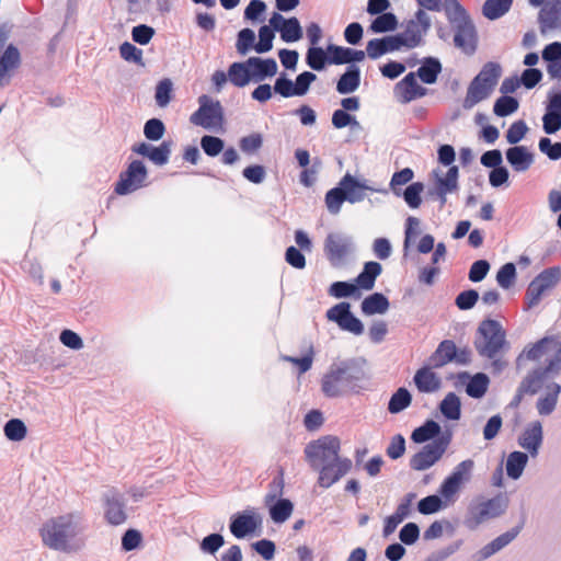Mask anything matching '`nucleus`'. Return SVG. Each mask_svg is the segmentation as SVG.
<instances>
[{
	"label": "nucleus",
	"instance_id": "nucleus-34",
	"mask_svg": "<svg viewBox=\"0 0 561 561\" xmlns=\"http://www.w3.org/2000/svg\"><path fill=\"white\" fill-rule=\"evenodd\" d=\"M493 90L485 84L472 80L467 89V94L463 100V107L469 110L477 105L479 102L488 99Z\"/></svg>",
	"mask_w": 561,
	"mask_h": 561
},
{
	"label": "nucleus",
	"instance_id": "nucleus-39",
	"mask_svg": "<svg viewBox=\"0 0 561 561\" xmlns=\"http://www.w3.org/2000/svg\"><path fill=\"white\" fill-rule=\"evenodd\" d=\"M442 71V64L437 58L427 57L422 66L417 69V77L426 84L436 82L438 75Z\"/></svg>",
	"mask_w": 561,
	"mask_h": 561
},
{
	"label": "nucleus",
	"instance_id": "nucleus-27",
	"mask_svg": "<svg viewBox=\"0 0 561 561\" xmlns=\"http://www.w3.org/2000/svg\"><path fill=\"white\" fill-rule=\"evenodd\" d=\"M340 185H342L345 192L346 201L351 204L364 201L366 197V191H376L375 188L367 185L366 182H360L348 173L341 179Z\"/></svg>",
	"mask_w": 561,
	"mask_h": 561
},
{
	"label": "nucleus",
	"instance_id": "nucleus-44",
	"mask_svg": "<svg viewBox=\"0 0 561 561\" xmlns=\"http://www.w3.org/2000/svg\"><path fill=\"white\" fill-rule=\"evenodd\" d=\"M489 383V377L483 373H478L470 378L466 386V392L471 398L480 399L488 391Z\"/></svg>",
	"mask_w": 561,
	"mask_h": 561
},
{
	"label": "nucleus",
	"instance_id": "nucleus-61",
	"mask_svg": "<svg viewBox=\"0 0 561 561\" xmlns=\"http://www.w3.org/2000/svg\"><path fill=\"white\" fill-rule=\"evenodd\" d=\"M225 545V539L220 534H210L199 543V549L204 553L215 554Z\"/></svg>",
	"mask_w": 561,
	"mask_h": 561
},
{
	"label": "nucleus",
	"instance_id": "nucleus-35",
	"mask_svg": "<svg viewBox=\"0 0 561 561\" xmlns=\"http://www.w3.org/2000/svg\"><path fill=\"white\" fill-rule=\"evenodd\" d=\"M362 311L367 316L383 314L389 309V300L380 293H375L362 301Z\"/></svg>",
	"mask_w": 561,
	"mask_h": 561
},
{
	"label": "nucleus",
	"instance_id": "nucleus-1",
	"mask_svg": "<svg viewBox=\"0 0 561 561\" xmlns=\"http://www.w3.org/2000/svg\"><path fill=\"white\" fill-rule=\"evenodd\" d=\"M88 526L81 512L73 511L48 518L39 528L42 542L50 550L73 554L85 548Z\"/></svg>",
	"mask_w": 561,
	"mask_h": 561
},
{
	"label": "nucleus",
	"instance_id": "nucleus-19",
	"mask_svg": "<svg viewBox=\"0 0 561 561\" xmlns=\"http://www.w3.org/2000/svg\"><path fill=\"white\" fill-rule=\"evenodd\" d=\"M518 445L533 458L537 457L543 442V430L540 421L528 423L518 436Z\"/></svg>",
	"mask_w": 561,
	"mask_h": 561
},
{
	"label": "nucleus",
	"instance_id": "nucleus-12",
	"mask_svg": "<svg viewBox=\"0 0 561 561\" xmlns=\"http://www.w3.org/2000/svg\"><path fill=\"white\" fill-rule=\"evenodd\" d=\"M507 507V500L503 495L473 504L469 508L466 524L469 528H476L482 523L502 515Z\"/></svg>",
	"mask_w": 561,
	"mask_h": 561
},
{
	"label": "nucleus",
	"instance_id": "nucleus-18",
	"mask_svg": "<svg viewBox=\"0 0 561 561\" xmlns=\"http://www.w3.org/2000/svg\"><path fill=\"white\" fill-rule=\"evenodd\" d=\"M539 28L542 35L561 31V0H549L538 15Z\"/></svg>",
	"mask_w": 561,
	"mask_h": 561
},
{
	"label": "nucleus",
	"instance_id": "nucleus-56",
	"mask_svg": "<svg viewBox=\"0 0 561 561\" xmlns=\"http://www.w3.org/2000/svg\"><path fill=\"white\" fill-rule=\"evenodd\" d=\"M275 37V34L273 30L267 26L263 25L259 30V42L254 46V50L259 54H264L270 51L273 48V39Z\"/></svg>",
	"mask_w": 561,
	"mask_h": 561
},
{
	"label": "nucleus",
	"instance_id": "nucleus-36",
	"mask_svg": "<svg viewBox=\"0 0 561 561\" xmlns=\"http://www.w3.org/2000/svg\"><path fill=\"white\" fill-rule=\"evenodd\" d=\"M528 463V455L523 451H513L507 456L506 459V474L517 480L522 477L526 466Z\"/></svg>",
	"mask_w": 561,
	"mask_h": 561
},
{
	"label": "nucleus",
	"instance_id": "nucleus-11",
	"mask_svg": "<svg viewBox=\"0 0 561 561\" xmlns=\"http://www.w3.org/2000/svg\"><path fill=\"white\" fill-rule=\"evenodd\" d=\"M354 251L353 238L342 232H331L324 240V253L333 267H342Z\"/></svg>",
	"mask_w": 561,
	"mask_h": 561
},
{
	"label": "nucleus",
	"instance_id": "nucleus-16",
	"mask_svg": "<svg viewBox=\"0 0 561 561\" xmlns=\"http://www.w3.org/2000/svg\"><path fill=\"white\" fill-rule=\"evenodd\" d=\"M103 503L104 517L108 524L118 526L126 522V503L124 495L119 491L115 489L107 490L103 494Z\"/></svg>",
	"mask_w": 561,
	"mask_h": 561
},
{
	"label": "nucleus",
	"instance_id": "nucleus-21",
	"mask_svg": "<svg viewBox=\"0 0 561 561\" xmlns=\"http://www.w3.org/2000/svg\"><path fill=\"white\" fill-rule=\"evenodd\" d=\"M434 185L427 192H446L454 193L458 190V167L451 165L446 172L436 168L432 171Z\"/></svg>",
	"mask_w": 561,
	"mask_h": 561
},
{
	"label": "nucleus",
	"instance_id": "nucleus-55",
	"mask_svg": "<svg viewBox=\"0 0 561 561\" xmlns=\"http://www.w3.org/2000/svg\"><path fill=\"white\" fill-rule=\"evenodd\" d=\"M201 147L208 157H217L225 148V141L216 136L205 135L201 138Z\"/></svg>",
	"mask_w": 561,
	"mask_h": 561
},
{
	"label": "nucleus",
	"instance_id": "nucleus-9",
	"mask_svg": "<svg viewBox=\"0 0 561 561\" xmlns=\"http://www.w3.org/2000/svg\"><path fill=\"white\" fill-rule=\"evenodd\" d=\"M199 107L195 111L190 122L195 126H201L207 130L221 128L224 123V111L219 101L210 99L208 95L198 98Z\"/></svg>",
	"mask_w": 561,
	"mask_h": 561
},
{
	"label": "nucleus",
	"instance_id": "nucleus-15",
	"mask_svg": "<svg viewBox=\"0 0 561 561\" xmlns=\"http://www.w3.org/2000/svg\"><path fill=\"white\" fill-rule=\"evenodd\" d=\"M327 319L335 322L341 330L355 335H360L364 332V324L351 312L348 302L343 301L331 307L327 311Z\"/></svg>",
	"mask_w": 561,
	"mask_h": 561
},
{
	"label": "nucleus",
	"instance_id": "nucleus-20",
	"mask_svg": "<svg viewBox=\"0 0 561 561\" xmlns=\"http://www.w3.org/2000/svg\"><path fill=\"white\" fill-rule=\"evenodd\" d=\"M260 524V515L253 508L245 510L231 517L230 531L236 538H244L254 533Z\"/></svg>",
	"mask_w": 561,
	"mask_h": 561
},
{
	"label": "nucleus",
	"instance_id": "nucleus-42",
	"mask_svg": "<svg viewBox=\"0 0 561 561\" xmlns=\"http://www.w3.org/2000/svg\"><path fill=\"white\" fill-rule=\"evenodd\" d=\"M249 68L247 60L244 62H233L230 65L228 70L230 82L238 88H243L249 84L252 81Z\"/></svg>",
	"mask_w": 561,
	"mask_h": 561
},
{
	"label": "nucleus",
	"instance_id": "nucleus-52",
	"mask_svg": "<svg viewBox=\"0 0 561 561\" xmlns=\"http://www.w3.org/2000/svg\"><path fill=\"white\" fill-rule=\"evenodd\" d=\"M424 191V185L421 182L411 183L403 192L401 196L410 208H419L422 204L421 194Z\"/></svg>",
	"mask_w": 561,
	"mask_h": 561
},
{
	"label": "nucleus",
	"instance_id": "nucleus-23",
	"mask_svg": "<svg viewBox=\"0 0 561 561\" xmlns=\"http://www.w3.org/2000/svg\"><path fill=\"white\" fill-rule=\"evenodd\" d=\"M403 50L399 39L394 35H388L383 37L373 38L368 41L366 45V53L368 58L376 60L380 58L381 56Z\"/></svg>",
	"mask_w": 561,
	"mask_h": 561
},
{
	"label": "nucleus",
	"instance_id": "nucleus-25",
	"mask_svg": "<svg viewBox=\"0 0 561 561\" xmlns=\"http://www.w3.org/2000/svg\"><path fill=\"white\" fill-rule=\"evenodd\" d=\"M540 390H545V394L537 401V411L540 415H550L557 407L561 386L552 379H547Z\"/></svg>",
	"mask_w": 561,
	"mask_h": 561
},
{
	"label": "nucleus",
	"instance_id": "nucleus-45",
	"mask_svg": "<svg viewBox=\"0 0 561 561\" xmlns=\"http://www.w3.org/2000/svg\"><path fill=\"white\" fill-rule=\"evenodd\" d=\"M294 510L293 503L287 499H280L270 507V515L274 523L282 524L286 522Z\"/></svg>",
	"mask_w": 561,
	"mask_h": 561
},
{
	"label": "nucleus",
	"instance_id": "nucleus-48",
	"mask_svg": "<svg viewBox=\"0 0 561 561\" xmlns=\"http://www.w3.org/2000/svg\"><path fill=\"white\" fill-rule=\"evenodd\" d=\"M3 432L9 440L21 442L25 438L27 428L22 420L11 419L5 423Z\"/></svg>",
	"mask_w": 561,
	"mask_h": 561
},
{
	"label": "nucleus",
	"instance_id": "nucleus-28",
	"mask_svg": "<svg viewBox=\"0 0 561 561\" xmlns=\"http://www.w3.org/2000/svg\"><path fill=\"white\" fill-rule=\"evenodd\" d=\"M415 494L409 493L404 500L398 505L396 512L385 519L382 534L385 537L390 536L399 524H401L411 512V504Z\"/></svg>",
	"mask_w": 561,
	"mask_h": 561
},
{
	"label": "nucleus",
	"instance_id": "nucleus-60",
	"mask_svg": "<svg viewBox=\"0 0 561 561\" xmlns=\"http://www.w3.org/2000/svg\"><path fill=\"white\" fill-rule=\"evenodd\" d=\"M171 146L170 141H163L160 146L156 147L150 152L149 160L157 165H164L169 162L171 154Z\"/></svg>",
	"mask_w": 561,
	"mask_h": 561
},
{
	"label": "nucleus",
	"instance_id": "nucleus-30",
	"mask_svg": "<svg viewBox=\"0 0 561 561\" xmlns=\"http://www.w3.org/2000/svg\"><path fill=\"white\" fill-rule=\"evenodd\" d=\"M402 102L407 103L425 95L426 89L417 83L414 72L408 73L396 87Z\"/></svg>",
	"mask_w": 561,
	"mask_h": 561
},
{
	"label": "nucleus",
	"instance_id": "nucleus-49",
	"mask_svg": "<svg viewBox=\"0 0 561 561\" xmlns=\"http://www.w3.org/2000/svg\"><path fill=\"white\" fill-rule=\"evenodd\" d=\"M345 201V192L340 184L325 194V205L330 214H339Z\"/></svg>",
	"mask_w": 561,
	"mask_h": 561
},
{
	"label": "nucleus",
	"instance_id": "nucleus-58",
	"mask_svg": "<svg viewBox=\"0 0 561 561\" xmlns=\"http://www.w3.org/2000/svg\"><path fill=\"white\" fill-rule=\"evenodd\" d=\"M516 267L513 263L504 264L496 274V282L500 287L508 289L515 282Z\"/></svg>",
	"mask_w": 561,
	"mask_h": 561
},
{
	"label": "nucleus",
	"instance_id": "nucleus-2",
	"mask_svg": "<svg viewBox=\"0 0 561 561\" xmlns=\"http://www.w3.org/2000/svg\"><path fill=\"white\" fill-rule=\"evenodd\" d=\"M365 365L366 362L362 358H348L331 364L321 380L323 393L329 398H339L367 389L368 375Z\"/></svg>",
	"mask_w": 561,
	"mask_h": 561
},
{
	"label": "nucleus",
	"instance_id": "nucleus-57",
	"mask_svg": "<svg viewBox=\"0 0 561 561\" xmlns=\"http://www.w3.org/2000/svg\"><path fill=\"white\" fill-rule=\"evenodd\" d=\"M414 178V172L410 168H404L399 172H396L390 181V188L393 194L398 197L401 196L400 186L408 184Z\"/></svg>",
	"mask_w": 561,
	"mask_h": 561
},
{
	"label": "nucleus",
	"instance_id": "nucleus-38",
	"mask_svg": "<svg viewBox=\"0 0 561 561\" xmlns=\"http://www.w3.org/2000/svg\"><path fill=\"white\" fill-rule=\"evenodd\" d=\"M440 430V425L437 422L427 420L422 426L416 427L412 432L411 439L416 444H423L439 437L442 435Z\"/></svg>",
	"mask_w": 561,
	"mask_h": 561
},
{
	"label": "nucleus",
	"instance_id": "nucleus-17",
	"mask_svg": "<svg viewBox=\"0 0 561 561\" xmlns=\"http://www.w3.org/2000/svg\"><path fill=\"white\" fill-rule=\"evenodd\" d=\"M352 466V460L347 457L321 466L316 470L319 472L318 484L323 489L331 488L351 471Z\"/></svg>",
	"mask_w": 561,
	"mask_h": 561
},
{
	"label": "nucleus",
	"instance_id": "nucleus-46",
	"mask_svg": "<svg viewBox=\"0 0 561 561\" xmlns=\"http://www.w3.org/2000/svg\"><path fill=\"white\" fill-rule=\"evenodd\" d=\"M412 401L411 393L405 388H399L390 398L388 410L392 414L400 413L407 409Z\"/></svg>",
	"mask_w": 561,
	"mask_h": 561
},
{
	"label": "nucleus",
	"instance_id": "nucleus-50",
	"mask_svg": "<svg viewBox=\"0 0 561 561\" xmlns=\"http://www.w3.org/2000/svg\"><path fill=\"white\" fill-rule=\"evenodd\" d=\"M518 101L510 95L499 98L493 106V112L499 117H506L518 110Z\"/></svg>",
	"mask_w": 561,
	"mask_h": 561
},
{
	"label": "nucleus",
	"instance_id": "nucleus-40",
	"mask_svg": "<svg viewBox=\"0 0 561 561\" xmlns=\"http://www.w3.org/2000/svg\"><path fill=\"white\" fill-rule=\"evenodd\" d=\"M502 69L501 66L496 62L489 61L486 62L480 72L473 78V80L477 81V83L481 82L485 84L491 90H494L495 85L497 84V81L501 77Z\"/></svg>",
	"mask_w": 561,
	"mask_h": 561
},
{
	"label": "nucleus",
	"instance_id": "nucleus-6",
	"mask_svg": "<svg viewBox=\"0 0 561 561\" xmlns=\"http://www.w3.org/2000/svg\"><path fill=\"white\" fill-rule=\"evenodd\" d=\"M505 336L499 321L483 320L478 328L476 348L481 356L494 358L506 346Z\"/></svg>",
	"mask_w": 561,
	"mask_h": 561
},
{
	"label": "nucleus",
	"instance_id": "nucleus-8",
	"mask_svg": "<svg viewBox=\"0 0 561 561\" xmlns=\"http://www.w3.org/2000/svg\"><path fill=\"white\" fill-rule=\"evenodd\" d=\"M451 442V433L445 432L432 443L426 444L412 456L410 467L416 471H424L433 467L443 457Z\"/></svg>",
	"mask_w": 561,
	"mask_h": 561
},
{
	"label": "nucleus",
	"instance_id": "nucleus-7",
	"mask_svg": "<svg viewBox=\"0 0 561 561\" xmlns=\"http://www.w3.org/2000/svg\"><path fill=\"white\" fill-rule=\"evenodd\" d=\"M341 442L336 436L327 435L310 442L305 448L306 460L309 466L317 470L321 466L333 462L341 458Z\"/></svg>",
	"mask_w": 561,
	"mask_h": 561
},
{
	"label": "nucleus",
	"instance_id": "nucleus-26",
	"mask_svg": "<svg viewBox=\"0 0 561 561\" xmlns=\"http://www.w3.org/2000/svg\"><path fill=\"white\" fill-rule=\"evenodd\" d=\"M432 365L424 366L416 370L413 381L420 392L433 393L440 389L442 379L433 371Z\"/></svg>",
	"mask_w": 561,
	"mask_h": 561
},
{
	"label": "nucleus",
	"instance_id": "nucleus-31",
	"mask_svg": "<svg viewBox=\"0 0 561 561\" xmlns=\"http://www.w3.org/2000/svg\"><path fill=\"white\" fill-rule=\"evenodd\" d=\"M457 355L456 344L450 340L439 343L436 351L430 356L428 363L432 367L440 368L454 360Z\"/></svg>",
	"mask_w": 561,
	"mask_h": 561
},
{
	"label": "nucleus",
	"instance_id": "nucleus-4",
	"mask_svg": "<svg viewBox=\"0 0 561 561\" xmlns=\"http://www.w3.org/2000/svg\"><path fill=\"white\" fill-rule=\"evenodd\" d=\"M443 10L454 31V45L465 55L471 56L478 48L477 27L458 0H444Z\"/></svg>",
	"mask_w": 561,
	"mask_h": 561
},
{
	"label": "nucleus",
	"instance_id": "nucleus-3",
	"mask_svg": "<svg viewBox=\"0 0 561 561\" xmlns=\"http://www.w3.org/2000/svg\"><path fill=\"white\" fill-rule=\"evenodd\" d=\"M526 356L545 365L529 374L522 385L525 391L537 393L543 382L552 379L561 369V342L554 337H543L527 351Z\"/></svg>",
	"mask_w": 561,
	"mask_h": 561
},
{
	"label": "nucleus",
	"instance_id": "nucleus-22",
	"mask_svg": "<svg viewBox=\"0 0 561 561\" xmlns=\"http://www.w3.org/2000/svg\"><path fill=\"white\" fill-rule=\"evenodd\" d=\"M21 65L20 50L14 45H9L0 56V88L7 87L14 71Z\"/></svg>",
	"mask_w": 561,
	"mask_h": 561
},
{
	"label": "nucleus",
	"instance_id": "nucleus-51",
	"mask_svg": "<svg viewBox=\"0 0 561 561\" xmlns=\"http://www.w3.org/2000/svg\"><path fill=\"white\" fill-rule=\"evenodd\" d=\"M280 37L286 43L297 42L302 37V28L297 18L287 19L280 30Z\"/></svg>",
	"mask_w": 561,
	"mask_h": 561
},
{
	"label": "nucleus",
	"instance_id": "nucleus-63",
	"mask_svg": "<svg viewBox=\"0 0 561 561\" xmlns=\"http://www.w3.org/2000/svg\"><path fill=\"white\" fill-rule=\"evenodd\" d=\"M119 54L121 57L126 61L144 65L142 50L128 42H125L119 46Z\"/></svg>",
	"mask_w": 561,
	"mask_h": 561
},
{
	"label": "nucleus",
	"instance_id": "nucleus-64",
	"mask_svg": "<svg viewBox=\"0 0 561 561\" xmlns=\"http://www.w3.org/2000/svg\"><path fill=\"white\" fill-rule=\"evenodd\" d=\"M539 150L551 160H559L561 158V142L552 144L547 137L539 140Z\"/></svg>",
	"mask_w": 561,
	"mask_h": 561
},
{
	"label": "nucleus",
	"instance_id": "nucleus-29",
	"mask_svg": "<svg viewBox=\"0 0 561 561\" xmlns=\"http://www.w3.org/2000/svg\"><path fill=\"white\" fill-rule=\"evenodd\" d=\"M506 160L514 171L525 172L534 163V154L524 146H515L506 150Z\"/></svg>",
	"mask_w": 561,
	"mask_h": 561
},
{
	"label": "nucleus",
	"instance_id": "nucleus-24",
	"mask_svg": "<svg viewBox=\"0 0 561 561\" xmlns=\"http://www.w3.org/2000/svg\"><path fill=\"white\" fill-rule=\"evenodd\" d=\"M250 67L252 82H261L266 78H272L277 73V62L273 58L262 59L260 57H250L247 60Z\"/></svg>",
	"mask_w": 561,
	"mask_h": 561
},
{
	"label": "nucleus",
	"instance_id": "nucleus-47",
	"mask_svg": "<svg viewBox=\"0 0 561 561\" xmlns=\"http://www.w3.org/2000/svg\"><path fill=\"white\" fill-rule=\"evenodd\" d=\"M330 58L327 56V53L323 48L318 46H311L307 50L306 62L307 65L316 71H321L324 69L325 64L329 62Z\"/></svg>",
	"mask_w": 561,
	"mask_h": 561
},
{
	"label": "nucleus",
	"instance_id": "nucleus-32",
	"mask_svg": "<svg viewBox=\"0 0 561 561\" xmlns=\"http://www.w3.org/2000/svg\"><path fill=\"white\" fill-rule=\"evenodd\" d=\"M360 84V71L358 67L351 66L341 76L336 83V91L340 94H348L358 89Z\"/></svg>",
	"mask_w": 561,
	"mask_h": 561
},
{
	"label": "nucleus",
	"instance_id": "nucleus-33",
	"mask_svg": "<svg viewBox=\"0 0 561 561\" xmlns=\"http://www.w3.org/2000/svg\"><path fill=\"white\" fill-rule=\"evenodd\" d=\"M382 266L378 262H367L362 273L356 277V284L365 290H370L375 286L376 278L381 274Z\"/></svg>",
	"mask_w": 561,
	"mask_h": 561
},
{
	"label": "nucleus",
	"instance_id": "nucleus-14",
	"mask_svg": "<svg viewBox=\"0 0 561 561\" xmlns=\"http://www.w3.org/2000/svg\"><path fill=\"white\" fill-rule=\"evenodd\" d=\"M147 179V169L142 161L135 160L129 163L127 170L121 174V179L115 186L118 195H126L135 192L145 185Z\"/></svg>",
	"mask_w": 561,
	"mask_h": 561
},
{
	"label": "nucleus",
	"instance_id": "nucleus-5",
	"mask_svg": "<svg viewBox=\"0 0 561 561\" xmlns=\"http://www.w3.org/2000/svg\"><path fill=\"white\" fill-rule=\"evenodd\" d=\"M402 32L396 36L403 50H411L425 44V36L431 30L432 19L423 9H419L412 19L404 21Z\"/></svg>",
	"mask_w": 561,
	"mask_h": 561
},
{
	"label": "nucleus",
	"instance_id": "nucleus-53",
	"mask_svg": "<svg viewBox=\"0 0 561 561\" xmlns=\"http://www.w3.org/2000/svg\"><path fill=\"white\" fill-rule=\"evenodd\" d=\"M255 33L251 28H243L238 33L236 48L240 55H247L254 49Z\"/></svg>",
	"mask_w": 561,
	"mask_h": 561
},
{
	"label": "nucleus",
	"instance_id": "nucleus-62",
	"mask_svg": "<svg viewBox=\"0 0 561 561\" xmlns=\"http://www.w3.org/2000/svg\"><path fill=\"white\" fill-rule=\"evenodd\" d=\"M164 125L162 121L158 118H151L146 122L144 127V134L147 139L157 141L163 137L164 134Z\"/></svg>",
	"mask_w": 561,
	"mask_h": 561
},
{
	"label": "nucleus",
	"instance_id": "nucleus-13",
	"mask_svg": "<svg viewBox=\"0 0 561 561\" xmlns=\"http://www.w3.org/2000/svg\"><path fill=\"white\" fill-rule=\"evenodd\" d=\"M561 272L557 267H551L538 274L529 284L526 291L527 308L537 306L543 294L551 289L559 280Z\"/></svg>",
	"mask_w": 561,
	"mask_h": 561
},
{
	"label": "nucleus",
	"instance_id": "nucleus-10",
	"mask_svg": "<svg viewBox=\"0 0 561 561\" xmlns=\"http://www.w3.org/2000/svg\"><path fill=\"white\" fill-rule=\"evenodd\" d=\"M474 469V461L466 459L460 461L439 486V494L446 502H454L460 490L470 482Z\"/></svg>",
	"mask_w": 561,
	"mask_h": 561
},
{
	"label": "nucleus",
	"instance_id": "nucleus-43",
	"mask_svg": "<svg viewBox=\"0 0 561 561\" xmlns=\"http://www.w3.org/2000/svg\"><path fill=\"white\" fill-rule=\"evenodd\" d=\"M439 410L446 419L451 421L459 420L461 415V402L459 397L454 392L447 393L439 404Z\"/></svg>",
	"mask_w": 561,
	"mask_h": 561
},
{
	"label": "nucleus",
	"instance_id": "nucleus-59",
	"mask_svg": "<svg viewBox=\"0 0 561 561\" xmlns=\"http://www.w3.org/2000/svg\"><path fill=\"white\" fill-rule=\"evenodd\" d=\"M443 507V501L438 495H428L417 503V511L423 515L437 513Z\"/></svg>",
	"mask_w": 561,
	"mask_h": 561
},
{
	"label": "nucleus",
	"instance_id": "nucleus-41",
	"mask_svg": "<svg viewBox=\"0 0 561 561\" xmlns=\"http://www.w3.org/2000/svg\"><path fill=\"white\" fill-rule=\"evenodd\" d=\"M398 24H399V21H398V18L396 16V14H393L391 12L382 13L380 15H377V18H375L371 21V23L368 27V32H370L373 34H382V33L393 32L397 30Z\"/></svg>",
	"mask_w": 561,
	"mask_h": 561
},
{
	"label": "nucleus",
	"instance_id": "nucleus-54",
	"mask_svg": "<svg viewBox=\"0 0 561 561\" xmlns=\"http://www.w3.org/2000/svg\"><path fill=\"white\" fill-rule=\"evenodd\" d=\"M172 90L173 83L170 79L165 78L158 82L154 99L160 107H165L170 103Z\"/></svg>",
	"mask_w": 561,
	"mask_h": 561
},
{
	"label": "nucleus",
	"instance_id": "nucleus-37",
	"mask_svg": "<svg viewBox=\"0 0 561 561\" xmlns=\"http://www.w3.org/2000/svg\"><path fill=\"white\" fill-rule=\"evenodd\" d=\"M513 0H485L482 14L485 19L494 21L504 16L512 8Z\"/></svg>",
	"mask_w": 561,
	"mask_h": 561
}]
</instances>
